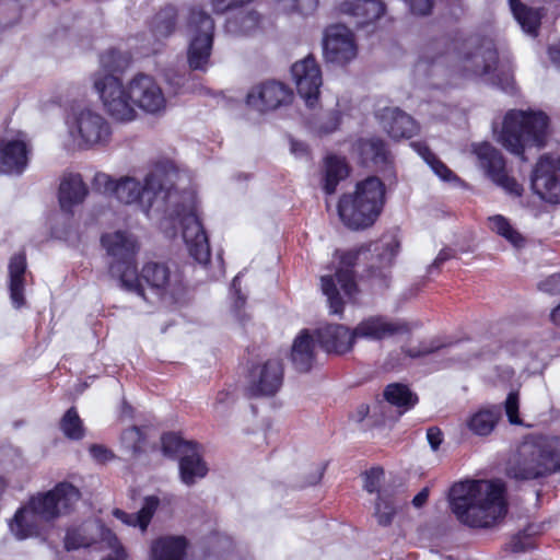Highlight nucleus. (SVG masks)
Returning <instances> with one entry per match:
<instances>
[{"instance_id": "nucleus-1", "label": "nucleus", "mask_w": 560, "mask_h": 560, "mask_svg": "<svg viewBox=\"0 0 560 560\" xmlns=\"http://www.w3.org/2000/svg\"><path fill=\"white\" fill-rule=\"evenodd\" d=\"M504 493L500 481H462L451 488V510L460 523L469 527H491L508 512Z\"/></svg>"}, {"instance_id": "nucleus-2", "label": "nucleus", "mask_w": 560, "mask_h": 560, "mask_svg": "<svg viewBox=\"0 0 560 560\" xmlns=\"http://www.w3.org/2000/svg\"><path fill=\"white\" fill-rule=\"evenodd\" d=\"M131 57L127 52L110 49L100 57V68L92 74L91 81L104 110L116 121L129 122L137 118L133 108L130 80L125 82L124 72Z\"/></svg>"}, {"instance_id": "nucleus-3", "label": "nucleus", "mask_w": 560, "mask_h": 560, "mask_svg": "<svg viewBox=\"0 0 560 560\" xmlns=\"http://www.w3.org/2000/svg\"><path fill=\"white\" fill-rule=\"evenodd\" d=\"M79 498L74 486L60 482L52 490L32 497L18 510L9 523L10 532L20 540L37 535L45 523L67 514Z\"/></svg>"}, {"instance_id": "nucleus-4", "label": "nucleus", "mask_w": 560, "mask_h": 560, "mask_svg": "<svg viewBox=\"0 0 560 560\" xmlns=\"http://www.w3.org/2000/svg\"><path fill=\"white\" fill-rule=\"evenodd\" d=\"M454 68L467 78H482L486 82L512 91L513 62L509 52L499 55L491 40L478 46L466 44L455 59Z\"/></svg>"}, {"instance_id": "nucleus-5", "label": "nucleus", "mask_w": 560, "mask_h": 560, "mask_svg": "<svg viewBox=\"0 0 560 560\" xmlns=\"http://www.w3.org/2000/svg\"><path fill=\"white\" fill-rule=\"evenodd\" d=\"M253 0H192V8L189 11L186 32L189 36L187 59L189 67L194 70H206L210 63V56L213 44L214 22L203 11L210 8L214 13L245 5Z\"/></svg>"}, {"instance_id": "nucleus-6", "label": "nucleus", "mask_w": 560, "mask_h": 560, "mask_svg": "<svg viewBox=\"0 0 560 560\" xmlns=\"http://www.w3.org/2000/svg\"><path fill=\"white\" fill-rule=\"evenodd\" d=\"M182 175L178 172L177 177H173L172 183H168L171 197L166 198L164 203H154L153 208L155 210L167 211L170 205L177 206L178 195L177 191L173 190L174 186L180 179ZM178 220L182 224L183 230V240L187 246L189 255L199 264L206 265L210 260V245L208 241L207 233L201 224L200 218L198 215L197 207L195 205L194 198H189L188 205H182L180 209L176 207L173 211L170 212L168 218H164L161 223V230L167 236L175 235V229L173 226V222Z\"/></svg>"}, {"instance_id": "nucleus-7", "label": "nucleus", "mask_w": 560, "mask_h": 560, "mask_svg": "<svg viewBox=\"0 0 560 560\" xmlns=\"http://www.w3.org/2000/svg\"><path fill=\"white\" fill-rule=\"evenodd\" d=\"M385 185L371 176L355 184L354 189L343 194L338 201V215L350 230H363L372 226L385 205Z\"/></svg>"}, {"instance_id": "nucleus-8", "label": "nucleus", "mask_w": 560, "mask_h": 560, "mask_svg": "<svg viewBox=\"0 0 560 560\" xmlns=\"http://www.w3.org/2000/svg\"><path fill=\"white\" fill-rule=\"evenodd\" d=\"M178 176V170L170 161L154 164L143 180L121 177L116 183L114 196L125 205L138 203L149 214L154 203H164L171 197L168 183Z\"/></svg>"}, {"instance_id": "nucleus-9", "label": "nucleus", "mask_w": 560, "mask_h": 560, "mask_svg": "<svg viewBox=\"0 0 560 560\" xmlns=\"http://www.w3.org/2000/svg\"><path fill=\"white\" fill-rule=\"evenodd\" d=\"M548 133V117L541 112L512 109L503 119L498 142L508 151L520 155L525 149L545 144Z\"/></svg>"}, {"instance_id": "nucleus-10", "label": "nucleus", "mask_w": 560, "mask_h": 560, "mask_svg": "<svg viewBox=\"0 0 560 560\" xmlns=\"http://www.w3.org/2000/svg\"><path fill=\"white\" fill-rule=\"evenodd\" d=\"M520 459L509 474L516 479H535L560 468V438L537 436L525 441L518 451Z\"/></svg>"}, {"instance_id": "nucleus-11", "label": "nucleus", "mask_w": 560, "mask_h": 560, "mask_svg": "<svg viewBox=\"0 0 560 560\" xmlns=\"http://www.w3.org/2000/svg\"><path fill=\"white\" fill-rule=\"evenodd\" d=\"M102 245L113 258L109 271L119 279L121 287L130 292H142L135 264L139 250L137 240L127 232L116 231L104 234Z\"/></svg>"}, {"instance_id": "nucleus-12", "label": "nucleus", "mask_w": 560, "mask_h": 560, "mask_svg": "<svg viewBox=\"0 0 560 560\" xmlns=\"http://www.w3.org/2000/svg\"><path fill=\"white\" fill-rule=\"evenodd\" d=\"M65 125L73 144L81 149L104 147L112 137L110 124L91 107H72L65 118Z\"/></svg>"}, {"instance_id": "nucleus-13", "label": "nucleus", "mask_w": 560, "mask_h": 560, "mask_svg": "<svg viewBox=\"0 0 560 560\" xmlns=\"http://www.w3.org/2000/svg\"><path fill=\"white\" fill-rule=\"evenodd\" d=\"M97 545L104 552L102 560H130L129 556L116 535L96 522L84 523L79 527L68 529L65 538L67 550Z\"/></svg>"}, {"instance_id": "nucleus-14", "label": "nucleus", "mask_w": 560, "mask_h": 560, "mask_svg": "<svg viewBox=\"0 0 560 560\" xmlns=\"http://www.w3.org/2000/svg\"><path fill=\"white\" fill-rule=\"evenodd\" d=\"M138 278L142 292L136 293L144 300L173 301L182 291L180 273L164 262L144 264Z\"/></svg>"}, {"instance_id": "nucleus-15", "label": "nucleus", "mask_w": 560, "mask_h": 560, "mask_svg": "<svg viewBox=\"0 0 560 560\" xmlns=\"http://www.w3.org/2000/svg\"><path fill=\"white\" fill-rule=\"evenodd\" d=\"M31 139L21 130H8L0 137V172L21 174L28 164Z\"/></svg>"}, {"instance_id": "nucleus-16", "label": "nucleus", "mask_w": 560, "mask_h": 560, "mask_svg": "<svg viewBox=\"0 0 560 560\" xmlns=\"http://www.w3.org/2000/svg\"><path fill=\"white\" fill-rule=\"evenodd\" d=\"M474 152L478 159V166L485 172L492 183L501 187L506 194L518 197L523 188L509 176L505 170V162L501 153L489 143L474 145Z\"/></svg>"}, {"instance_id": "nucleus-17", "label": "nucleus", "mask_w": 560, "mask_h": 560, "mask_svg": "<svg viewBox=\"0 0 560 560\" xmlns=\"http://www.w3.org/2000/svg\"><path fill=\"white\" fill-rule=\"evenodd\" d=\"M133 108L159 115L166 108V97L159 82L150 74L137 73L130 79Z\"/></svg>"}, {"instance_id": "nucleus-18", "label": "nucleus", "mask_w": 560, "mask_h": 560, "mask_svg": "<svg viewBox=\"0 0 560 560\" xmlns=\"http://www.w3.org/2000/svg\"><path fill=\"white\" fill-rule=\"evenodd\" d=\"M323 51L327 62L339 66L349 63L358 55L354 34L341 24L329 26L325 32Z\"/></svg>"}, {"instance_id": "nucleus-19", "label": "nucleus", "mask_w": 560, "mask_h": 560, "mask_svg": "<svg viewBox=\"0 0 560 560\" xmlns=\"http://www.w3.org/2000/svg\"><path fill=\"white\" fill-rule=\"evenodd\" d=\"M283 383V365L271 358L254 364L247 376V389L253 396H273Z\"/></svg>"}, {"instance_id": "nucleus-20", "label": "nucleus", "mask_w": 560, "mask_h": 560, "mask_svg": "<svg viewBox=\"0 0 560 560\" xmlns=\"http://www.w3.org/2000/svg\"><path fill=\"white\" fill-rule=\"evenodd\" d=\"M532 188L549 202H560V156L544 155L532 175Z\"/></svg>"}, {"instance_id": "nucleus-21", "label": "nucleus", "mask_w": 560, "mask_h": 560, "mask_svg": "<svg viewBox=\"0 0 560 560\" xmlns=\"http://www.w3.org/2000/svg\"><path fill=\"white\" fill-rule=\"evenodd\" d=\"M291 74L299 94L305 100L308 107H313L318 100L322 86V71L315 58L307 56L291 67Z\"/></svg>"}, {"instance_id": "nucleus-22", "label": "nucleus", "mask_w": 560, "mask_h": 560, "mask_svg": "<svg viewBox=\"0 0 560 560\" xmlns=\"http://www.w3.org/2000/svg\"><path fill=\"white\" fill-rule=\"evenodd\" d=\"M291 98L290 90L276 81L265 82L254 86L247 94V104L259 110H272L288 103Z\"/></svg>"}, {"instance_id": "nucleus-23", "label": "nucleus", "mask_w": 560, "mask_h": 560, "mask_svg": "<svg viewBox=\"0 0 560 560\" xmlns=\"http://www.w3.org/2000/svg\"><path fill=\"white\" fill-rule=\"evenodd\" d=\"M406 330L404 324L394 322L385 316H369L353 328L355 342L358 340L382 341Z\"/></svg>"}, {"instance_id": "nucleus-24", "label": "nucleus", "mask_w": 560, "mask_h": 560, "mask_svg": "<svg viewBox=\"0 0 560 560\" xmlns=\"http://www.w3.org/2000/svg\"><path fill=\"white\" fill-rule=\"evenodd\" d=\"M338 8L341 13L353 16L360 26L377 21L386 12L382 0H339Z\"/></svg>"}, {"instance_id": "nucleus-25", "label": "nucleus", "mask_w": 560, "mask_h": 560, "mask_svg": "<svg viewBox=\"0 0 560 560\" xmlns=\"http://www.w3.org/2000/svg\"><path fill=\"white\" fill-rule=\"evenodd\" d=\"M317 339L327 352L342 354L355 343L353 329L343 325H328L317 330Z\"/></svg>"}, {"instance_id": "nucleus-26", "label": "nucleus", "mask_w": 560, "mask_h": 560, "mask_svg": "<svg viewBox=\"0 0 560 560\" xmlns=\"http://www.w3.org/2000/svg\"><path fill=\"white\" fill-rule=\"evenodd\" d=\"M381 124L394 139L411 138L418 132L417 122L399 108H385L380 116Z\"/></svg>"}, {"instance_id": "nucleus-27", "label": "nucleus", "mask_w": 560, "mask_h": 560, "mask_svg": "<svg viewBox=\"0 0 560 560\" xmlns=\"http://www.w3.org/2000/svg\"><path fill=\"white\" fill-rule=\"evenodd\" d=\"M88 187L81 175L66 174L59 185V203L63 210L70 211L74 206L82 203L88 196Z\"/></svg>"}, {"instance_id": "nucleus-28", "label": "nucleus", "mask_w": 560, "mask_h": 560, "mask_svg": "<svg viewBox=\"0 0 560 560\" xmlns=\"http://www.w3.org/2000/svg\"><path fill=\"white\" fill-rule=\"evenodd\" d=\"M26 277V258L19 253L14 255L9 262V289L10 299L15 308L25 304L24 289Z\"/></svg>"}, {"instance_id": "nucleus-29", "label": "nucleus", "mask_w": 560, "mask_h": 560, "mask_svg": "<svg viewBox=\"0 0 560 560\" xmlns=\"http://www.w3.org/2000/svg\"><path fill=\"white\" fill-rule=\"evenodd\" d=\"M187 540L183 536H163L152 541L150 560H184Z\"/></svg>"}, {"instance_id": "nucleus-30", "label": "nucleus", "mask_w": 560, "mask_h": 560, "mask_svg": "<svg viewBox=\"0 0 560 560\" xmlns=\"http://www.w3.org/2000/svg\"><path fill=\"white\" fill-rule=\"evenodd\" d=\"M261 15L255 10L242 11L228 19L225 32L235 37H246L261 30Z\"/></svg>"}, {"instance_id": "nucleus-31", "label": "nucleus", "mask_w": 560, "mask_h": 560, "mask_svg": "<svg viewBox=\"0 0 560 560\" xmlns=\"http://www.w3.org/2000/svg\"><path fill=\"white\" fill-rule=\"evenodd\" d=\"M159 505V498L150 495L144 498L142 508L138 513L128 514L119 509H115L113 515L124 524L138 527L141 533H145Z\"/></svg>"}, {"instance_id": "nucleus-32", "label": "nucleus", "mask_w": 560, "mask_h": 560, "mask_svg": "<svg viewBox=\"0 0 560 560\" xmlns=\"http://www.w3.org/2000/svg\"><path fill=\"white\" fill-rule=\"evenodd\" d=\"M180 479L185 485H192L197 479L203 478L208 472V467L202 460L197 445L188 448L179 462Z\"/></svg>"}, {"instance_id": "nucleus-33", "label": "nucleus", "mask_w": 560, "mask_h": 560, "mask_svg": "<svg viewBox=\"0 0 560 560\" xmlns=\"http://www.w3.org/2000/svg\"><path fill=\"white\" fill-rule=\"evenodd\" d=\"M501 411L498 407L480 408L466 419L468 430L478 436L489 435L500 420Z\"/></svg>"}, {"instance_id": "nucleus-34", "label": "nucleus", "mask_w": 560, "mask_h": 560, "mask_svg": "<svg viewBox=\"0 0 560 560\" xmlns=\"http://www.w3.org/2000/svg\"><path fill=\"white\" fill-rule=\"evenodd\" d=\"M314 359V341L306 330L296 336L292 345L291 360L296 370L305 372L312 366Z\"/></svg>"}, {"instance_id": "nucleus-35", "label": "nucleus", "mask_w": 560, "mask_h": 560, "mask_svg": "<svg viewBox=\"0 0 560 560\" xmlns=\"http://www.w3.org/2000/svg\"><path fill=\"white\" fill-rule=\"evenodd\" d=\"M511 11L522 30L530 35H536L540 24L541 14L538 10L526 7L520 0H509Z\"/></svg>"}, {"instance_id": "nucleus-36", "label": "nucleus", "mask_w": 560, "mask_h": 560, "mask_svg": "<svg viewBox=\"0 0 560 560\" xmlns=\"http://www.w3.org/2000/svg\"><path fill=\"white\" fill-rule=\"evenodd\" d=\"M177 11L174 7L167 5L161 9L152 19L150 28L153 36L161 40L168 37L176 26Z\"/></svg>"}, {"instance_id": "nucleus-37", "label": "nucleus", "mask_w": 560, "mask_h": 560, "mask_svg": "<svg viewBox=\"0 0 560 560\" xmlns=\"http://www.w3.org/2000/svg\"><path fill=\"white\" fill-rule=\"evenodd\" d=\"M348 176V166L343 159L329 156L326 160V175L324 180V190L328 195L336 191L338 183Z\"/></svg>"}, {"instance_id": "nucleus-38", "label": "nucleus", "mask_w": 560, "mask_h": 560, "mask_svg": "<svg viewBox=\"0 0 560 560\" xmlns=\"http://www.w3.org/2000/svg\"><path fill=\"white\" fill-rule=\"evenodd\" d=\"M355 150L362 158L363 162L378 164L386 161L387 152L385 144L377 138L362 139L358 141Z\"/></svg>"}, {"instance_id": "nucleus-39", "label": "nucleus", "mask_w": 560, "mask_h": 560, "mask_svg": "<svg viewBox=\"0 0 560 560\" xmlns=\"http://www.w3.org/2000/svg\"><path fill=\"white\" fill-rule=\"evenodd\" d=\"M384 396L390 405L402 409L400 413L412 408L418 401L417 396L401 384H389L384 392Z\"/></svg>"}, {"instance_id": "nucleus-40", "label": "nucleus", "mask_w": 560, "mask_h": 560, "mask_svg": "<svg viewBox=\"0 0 560 560\" xmlns=\"http://www.w3.org/2000/svg\"><path fill=\"white\" fill-rule=\"evenodd\" d=\"M354 259L355 255L352 253L343 254L340 258V264L342 267H340L336 272V280L340 285L345 296H347L349 300H352L357 292V284L353 280L352 271L349 268L353 264Z\"/></svg>"}, {"instance_id": "nucleus-41", "label": "nucleus", "mask_w": 560, "mask_h": 560, "mask_svg": "<svg viewBox=\"0 0 560 560\" xmlns=\"http://www.w3.org/2000/svg\"><path fill=\"white\" fill-rule=\"evenodd\" d=\"M398 502L396 499L386 492H380L375 502L374 516L377 523L382 526H387L393 522L397 512Z\"/></svg>"}, {"instance_id": "nucleus-42", "label": "nucleus", "mask_w": 560, "mask_h": 560, "mask_svg": "<svg viewBox=\"0 0 560 560\" xmlns=\"http://www.w3.org/2000/svg\"><path fill=\"white\" fill-rule=\"evenodd\" d=\"M488 222L489 229L492 232H495L500 236L504 237L513 246L521 247L523 245V236L511 225V223L505 217L501 214H495L489 217Z\"/></svg>"}, {"instance_id": "nucleus-43", "label": "nucleus", "mask_w": 560, "mask_h": 560, "mask_svg": "<svg viewBox=\"0 0 560 560\" xmlns=\"http://www.w3.org/2000/svg\"><path fill=\"white\" fill-rule=\"evenodd\" d=\"M411 145L423 158V160L431 166L433 172L441 179H443L445 182L457 180V176L445 164H443L440 160H438L424 143L413 142V143H411Z\"/></svg>"}, {"instance_id": "nucleus-44", "label": "nucleus", "mask_w": 560, "mask_h": 560, "mask_svg": "<svg viewBox=\"0 0 560 560\" xmlns=\"http://www.w3.org/2000/svg\"><path fill=\"white\" fill-rule=\"evenodd\" d=\"M62 433L71 440H80L84 436V427L77 410L70 408L60 421Z\"/></svg>"}, {"instance_id": "nucleus-45", "label": "nucleus", "mask_w": 560, "mask_h": 560, "mask_svg": "<svg viewBox=\"0 0 560 560\" xmlns=\"http://www.w3.org/2000/svg\"><path fill=\"white\" fill-rule=\"evenodd\" d=\"M323 293L327 296L329 307L334 314H340L343 310V301L337 289L336 281L330 276L320 278Z\"/></svg>"}, {"instance_id": "nucleus-46", "label": "nucleus", "mask_w": 560, "mask_h": 560, "mask_svg": "<svg viewBox=\"0 0 560 560\" xmlns=\"http://www.w3.org/2000/svg\"><path fill=\"white\" fill-rule=\"evenodd\" d=\"M194 444L185 442L175 433H166L162 436V447L165 454L185 453Z\"/></svg>"}, {"instance_id": "nucleus-47", "label": "nucleus", "mask_w": 560, "mask_h": 560, "mask_svg": "<svg viewBox=\"0 0 560 560\" xmlns=\"http://www.w3.org/2000/svg\"><path fill=\"white\" fill-rule=\"evenodd\" d=\"M116 183L117 180L113 179L109 175L105 173L95 174L93 179L94 187L104 194L114 195L116 191Z\"/></svg>"}, {"instance_id": "nucleus-48", "label": "nucleus", "mask_w": 560, "mask_h": 560, "mask_svg": "<svg viewBox=\"0 0 560 560\" xmlns=\"http://www.w3.org/2000/svg\"><path fill=\"white\" fill-rule=\"evenodd\" d=\"M383 477V469L372 468L364 474L363 488L369 493H374L378 490L381 479Z\"/></svg>"}, {"instance_id": "nucleus-49", "label": "nucleus", "mask_w": 560, "mask_h": 560, "mask_svg": "<svg viewBox=\"0 0 560 560\" xmlns=\"http://www.w3.org/2000/svg\"><path fill=\"white\" fill-rule=\"evenodd\" d=\"M383 246L384 252L380 254V259L382 267L385 268L392 264L398 252L399 244L394 237H392L387 242L383 243Z\"/></svg>"}, {"instance_id": "nucleus-50", "label": "nucleus", "mask_w": 560, "mask_h": 560, "mask_svg": "<svg viewBox=\"0 0 560 560\" xmlns=\"http://www.w3.org/2000/svg\"><path fill=\"white\" fill-rule=\"evenodd\" d=\"M279 4L284 11L305 12L307 9L315 8V0H279Z\"/></svg>"}, {"instance_id": "nucleus-51", "label": "nucleus", "mask_w": 560, "mask_h": 560, "mask_svg": "<svg viewBox=\"0 0 560 560\" xmlns=\"http://www.w3.org/2000/svg\"><path fill=\"white\" fill-rule=\"evenodd\" d=\"M505 412L509 421L512 424H521L518 418V396L516 393H511L505 400Z\"/></svg>"}, {"instance_id": "nucleus-52", "label": "nucleus", "mask_w": 560, "mask_h": 560, "mask_svg": "<svg viewBox=\"0 0 560 560\" xmlns=\"http://www.w3.org/2000/svg\"><path fill=\"white\" fill-rule=\"evenodd\" d=\"M141 439V431L136 427L126 430L121 436L122 443L126 445V447L132 450L133 452L139 448Z\"/></svg>"}, {"instance_id": "nucleus-53", "label": "nucleus", "mask_w": 560, "mask_h": 560, "mask_svg": "<svg viewBox=\"0 0 560 560\" xmlns=\"http://www.w3.org/2000/svg\"><path fill=\"white\" fill-rule=\"evenodd\" d=\"M89 451L93 459L101 464H105L114 458L113 452L103 445L94 444Z\"/></svg>"}, {"instance_id": "nucleus-54", "label": "nucleus", "mask_w": 560, "mask_h": 560, "mask_svg": "<svg viewBox=\"0 0 560 560\" xmlns=\"http://www.w3.org/2000/svg\"><path fill=\"white\" fill-rule=\"evenodd\" d=\"M539 290L549 294H560V275H552L542 280Z\"/></svg>"}, {"instance_id": "nucleus-55", "label": "nucleus", "mask_w": 560, "mask_h": 560, "mask_svg": "<svg viewBox=\"0 0 560 560\" xmlns=\"http://www.w3.org/2000/svg\"><path fill=\"white\" fill-rule=\"evenodd\" d=\"M416 15H425L432 9V0H404Z\"/></svg>"}, {"instance_id": "nucleus-56", "label": "nucleus", "mask_w": 560, "mask_h": 560, "mask_svg": "<svg viewBox=\"0 0 560 560\" xmlns=\"http://www.w3.org/2000/svg\"><path fill=\"white\" fill-rule=\"evenodd\" d=\"M427 440L431 448L436 451L443 442L442 431L436 427L429 428L427 431Z\"/></svg>"}, {"instance_id": "nucleus-57", "label": "nucleus", "mask_w": 560, "mask_h": 560, "mask_svg": "<svg viewBox=\"0 0 560 560\" xmlns=\"http://www.w3.org/2000/svg\"><path fill=\"white\" fill-rule=\"evenodd\" d=\"M454 256V253L450 248H443L440 250L434 261L429 266V272L432 273L433 270L439 269L442 264L446 260L451 259Z\"/></svg>"}, {"instance_id": "nucleus-58", "label": "nucleus", "mask_w": 560, "mask_h": 560, "mask_svg": "<svg viewBox=\"0 0 560 560\" xmlns=\"http://www.w3.org/2000/svg\"><path fill=\"white\" fill-rule=\"evenodd\" d=\"M470 349V347H467L466 345H456L451 348V354L456 358L460 362H467L468 358H464L465 350Z\"/></svg>"}, {"instance_id": "nucleus-59", "label": "nucleus", "mask_w": 560, "mask_h": 560, "mask_svg": "<svg viewBox=\"0 0 560 560\" xmlns=\"http://www.w3.org/2000/svg\"><path fill=\"white\" fill-rule=\"evenodd\" d=\"M291 152L299 158L306 155L307 147L303 142L291 141Z\"/></svg>"}, {"instance_id": "nucleus-60", "label": "nucleus", "mask_w": 560, "mask_h": 560, "mask_svg": "<svg viewBox=\"0 0 560 560\" xmlns=\"http://www.w3.org/2000/svg\"><path fill=\"white\" fill-rule=\"evenodd\" d=\"M429 497V490L428 488H423L413 499L412 504L416 508H421L424 505Z\"/></svg>"}, {"instance_id": "nucleus-61", "label": "nucleus", "mask_w": 560, "mask_h": 560, "mask_svg": "<svg viewBox=\"0 0 560 560\" xmlns=\"http://www.w3.org/2000/svg\"><path fill=\"white\" fill-rule=\"evenodd\" d=\"M548 54L555 65H560V42L550 46Z\"/></svg>"}, {"instance_id": "nucleus-62", "label": "nucleus", "mask_w": 560, "mask_h": 560, "mask_svg": "<svg viewBox=\"0 0 560 560\" xmlns=\"http://www.w3.org/2000/svg\"><path fill=\"white\" fill-rule=\"evenodd\" d=\"M550 319L553 324L560 325V304L551 311Z\"/></svg>"}, {"instance_id": "nucleus-63", "label": "nucleus", "mask_w": 560, "mask_h": 560, "mask_svg": "<svg viewBox=\"0 0 560 560\" xmlns=\"http://www.w3.org/2000/svg\"><path fill=\"white\" fill-rule=\"evenodd\" d=\"M226 397H228V394H225V393H220L218 395L215 402L213 404V408L215 411H219V407H220L219 405L222 404Z\"/></svg>"}, {"instance_id": "nucleus-64", "label": "nucleus", "mask_w": 560, "mask_h": 560, "mask_svg": "<svg viewBox=\"0 0 560 560\" xmlns=\"http://www.w3.org/2000/svg\"><path fill=\"white\" fill-rule=\"evenodd\" d=\"M336 127H337V121H336V120H334V122L331 124V126H330V127H319V128H318V131H319V132H325V133H327V132H330V131L335 130V129H336Z\"/></svg>"}]
</instances>
